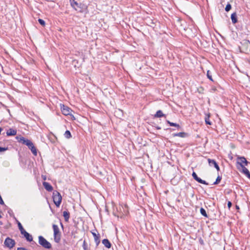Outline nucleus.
I'll list each match as a JSON object with an SVG mask.
<instances>
[{"mask_svg": "<svg viewBox=\"0 0 250 250\" xmlns=\"http://www.w3.org/2000/svg\"><path fill=\"white\" fill-rule=\"evenodd\" d=\"M54 231V239L55 242L59 243L61 240V234L58 226L57 225L53 224L52 226Z\"/></svg>", "mask_w": 250, "mask_h": 250, "instance_id": "f257e3e1", "label": "nucleus"}, {"mask_svg": "<svg viewBox=\"0 0 250 250\" xmlns=\"http://www.w3.org/2000/svg\"><path fill=\"white\" fill-rule=\"evenodd\" d=\"M39 244L43 248L46 249H50L52 247V245L50 242L47 241L43 236H39Z\"/></svg>", "mask_w": 250, "mask_h": 250, "instance_id": "f03ea898", "label": "nucleus"}, {"mask_svg": "<svg viewBox=\"0 0 250 250\" xmlns=\"http://www.w3.org/2000/svg\"><path fill=\"white\" fill-rule=\"evenodd\" d=\"M53 199L55 205L59 207L62 202V197L61 194L57 191H55L53 193Z\"/></svg>", "mask_w": 250, "mask_h": 250, "instance_id": "7ed1b4c3", "label": "nucleus"}, {"mask_svg": "<svg viewBox=\"0 0 250 250\" xmlns=\"http://www.w3.org/2000/svg\"><path fill=\"white\" fill-rule=\"evenodd\" d=\"M4 244L6 247L11 249L14 247L15 241L9 237H7L4 241Z\"/></svg>", "mask_w": 250, "mask_h": 250, "instance_id": "20e7f679", "label": "nucleus"}, {"mask_svg": "<svg viewBox=\"0 0 250 250\" xmlns=\"http://www.w3.org/2000/svg\"><path fill=\"white\" fill-rule=\"evenodd\" d=\"M17 139L19 140V142L21 143L22 144L26 145L27 146H31V143H32L31 141L28 139H26L25 138L23 137H17Z\"/></svg>", "mask_w": 250, "mask_h": 250, "instance_id": "39448f33", "label": "nucleus"}, {"mask_svg": "<svg viewBox=\"0 0 250 250\" xmlns=\"http://www.w3.org/2000/svg\"><path fill=\"white\" fill-rule=\"evenodd\" d=\"M192 176L194 180H195L196 181H197L198 183L204 184L206 185H208V183L205 181V180H203L201 179L200 178L198 177L197 175L195 172H193L192 174Z\"/></svg>", "mask_w": 250, "mask_h": 250, "instance_id": "423d86ee", "label": "nucleus"}, {"mask_svg": "<svg viewBox=\"0 0 250 250\" xmlns=\"http://www.w3.org/2000/svg\"><path fill=\"white\" fill-rule=\"evenodd\" d=\"M61 109L62 114L64 115H68L71 113V109L67 106L62 105L61 106Z\"/></svg>", "mask_w": 250, "mask_h": 250, "instance_id": "0eeeda50", "label": "nucleus"}, {"mask_svg": "<svg viewBox=\"0 0 250 250\" xmlns=\"http://www.w3.org/2000/svg\"><path fill=\"white\" fill-rule=\"evenodd\" d=\"M237 159L239 160V161H237V164L239 165L241 167V165H244L243 164H245V166L248 165L249 162L244 157L238 156Z\"/></svg>", "mask_w": 250, "mask_h": 250, "instance_id": "6e6552de", "label": "nucleus"}, {"mask_svg": "<svg viewBox=\"0 0 250 250\" xmlns=\"http://www.w3.org/2000/svg\"><path fill=\"white\" fill-rule=\"evenodd\" d=\"M208 161L210 166H213L218 171L220 170V167L214 160L208 159Z\"/></svg>", "mask_w": 250, "mask_h": 250, "instance_id": "1a4fd4ad", "label": "nucleus"}, {"mask_svg": "<svg viewBox=\"0 0 250 250\" xmlns=\"http://www.w3.org/2000/svg\"><path fill=\"white\" fill-rule=\"evenodd\" d=\"M241 171L243 173L245 174L249 178H250V172L249 170L245 167L244 165H241Z\"/></svg>", "mask_w": 250, "mask_h": 250, "instance_id": "9d476101", "label": "nucleus"}, {"mask_svg": "<svg viewBox=\"0 0 250 250\" xmlns=\"http://www.w3.org/2000/svg\"><path fill=\"white\" fill-rule=\"evenodd\" d=\"M45 189L48 191H52L53 189L52 186L48 183L44 182L42 183Z\"/></svg>", "mask_w": 250, "mask_h": 250, "instance_id": "9b49d317", "label": "nucleus"}, {"mask_svg": "<svg viewBox=\"0 0 250 250\" xmlns=\"http://www.w3.org/2000/svg\"><path fill=\"white\" fill-rule=\"evenodd\" d=\"M71 5L76 10H79L80 12H81V10H79V8H80L81 4L78 3L77 2L75 1L74 0H73V1L71 2Z\"/></svg>", "mask_w": 250, "mask_h": 250, "instance_id": "f8f14e48", "label": "nucleus"}, {"mask_svg": "<svg viewBox=\"0 0 250 250\" xmlns=\"http://www.w3.org/2000/svg\"><path fill=\"white\" fill-rule=\"evenodd\" d=\"M17 133V130L13 128H10L7 130L6 134L7 136H14Z\"/></svg>", "mask_w": 250, "mask_h": 250, "instance_id": "ddd939ff", "label": "nucleus"}, {"mask_svg": "<svg viewBox=\"0 0 250 250\" xmlns=\"http://www.w3.org/2000/svg\"><path fill=\"white\" fill-rule=\"evenodd\" d=\"M92 235L94 238V241L96 244V245H98L100 242L99 234H96L95 232H92Z\"/></svg>", "mask_w": 250, "mask_h": 250, "instance_id": "4468645a", "label": "nucleus"}, {"mask_svg": "<svg viewBox=\"0 0 250 250\" xmlns=\"http://www.w3.org/2000/svg\"><path fill=\"white\" fill-rule=\"evenodd\" d=\"M28 148L31 150L32 153L36 156L37 155V151L36 148L34 146L33 143H31V146H28Z\"/></svg>", "mask_w": 250, "mask_h": 250, "instance_id": "2eb2a0df", "label": "nucleus"}, {"mask_svg": "<svg viewBox=\"0 0 250 250\" xmlns=\"http://www.w3.org/2000/svg\"><path fill=\"white\" fill-rule=\"evenodd\" d=\"M166 117V115L164 114H163V112L161 110H158L155 114L154 115L155 118H161V117Z\"/></svg>", "mask_w": 250, "mask_h": 250, "instance_id": "dca6fc26", "label": "nucleus"}, {"mask_svg": "<svg viewBox=\"0 0 250 250\" xmlns=\"http://www.w3.org/2000/svg\"><path fill=\"white\" fill-rule=\"evenodd\" d=\"M102 243L104 245V246L109 249L111 247V243L107 239H104L102 241Z\"/></svg>", "mask_w": 250, "mask_h": 250, "instance_id": "f3484780", "label": "nucleus"}, {"mask_svg": "<svg viewBox=\"0 0 250 250\" xmlns=\"http://www.w3.org/2000/svg\"><path fill=\"white\" fill-rule=\"evenodd\" d=\"M231 21H232V22L233 24H235L236 22H237V21H237V17L236 13L235 12L232 13L231 15Z\"/></svg>", "mask_w": 250, "mask_h": 250, "instance_id": "a211bd4d", "label": "nucleus"}, {"mask_svg": "<svg viewBox=\"0 0 250 250\" xmlns=\"http://www.w3.org/2000/svg\"><path fill=\"white\" fill-rule=\"evenodd\" d=\"M63 216L64 218L65 222H68L70 217V213L67 211H64L63 212Z\"/></svg>", "mask_w": 250, "mask_h": 250, "instance_id": "6ab92c4d", "label": "nucleus"}, {"mask_svg": "<svg viewBox=\"0 0 250 250\" xmlns=\"http://www.w3.org/2000/svg\"><path fill=\"white\" fill-rule=\"evenodd\" d=\"M186 133L185 132H179L177 133H174L173 134L174 137H180L182 138H184L186 136Z\"/></svg>", "mask_w": 250, "mask_h": 250, "instance_id": "aec40b11", "label": "nucleus"}, {"mask_svg": "<svg viewBox=\"0 0 250 250\" xmlns=\"http://www.w3.org/2000/svg\"><path fill=\"white\" fill-rule=\"evenodd\" d=\"M26 240L28 242H31L33 241L32 236L28 232L24 236Z\"/></svg>", "mask_w": 250, "mask_h": 250, "instance_id": "412c9836", "label": "nucleus"}, {"mask_svg": "<svg viewBox=\"0 0 250 250\" xmlns=\"http://www.w3.org/2000/svg\"><path fill=\"white\" fill-rule=\"evenodd\" d=\"M167 122L168 124H169L171 126H175L177 127L178 128L180 127V126L179 125L177 124L176 123L170 122V121L167 120Z\"/></svg>", "mask_w": 250, "mask_h": 250, "instance_id": "4be33fe9", "label": "nucleus"}, {"mask_svg": "<svg viewBox=\"0 0 250 250\" xmlns=\"http://www.w3.org/2000/svg\"><path fill=\"white\" fill-rule=\"evenodd\" d=\"M64 135V137L67 139H69L71 137V133L69 130H66L65 132Z\"/></svg>", "mask_w": 250, "mask_h": 250, "instance_id": "5701e85b", "label": "nucleus"}, {"mask_svg": "<svg viewBox=\"0 0 250 250\" xmlns=\"http://www.w3.org/2000/svg\"><path fill=\"white\" fill-rule=\"evenodd\" d=\"M200 213L203 216H204L206 217H208V215L206 213V211L205 209L204 208H200Z\"/></svg>", "mask_w": 250, "mask_h": 250, "instance_id": "b1692460", "label": "nucleus"}, {"mask_svg": "<svg viewBox=\"0 0 250 250\" xmlns=\"http://www.w3.org/2000/svg\"><path fill=\"white\" fill-rule=\"evenodd\" d=\"M222 179V177L220 176H218L217 177L216 181L214 182L213 185L218 184Z\"/></svg>", "mask_w": 250, "mask_h": 250, "instance_id": "393cba45", "label": "nucleus"}, {"mask_svg": "<svg viewBox=\"0 0 250 250\" xmlns=\"http://www.w3.org/2000/svg\"><path fill=\"white\" fill-rule=\"evenodd\" d=\"M205 122L207 125H211V122L209 120V116L206 117Z\"/></svg>", "mask_w": 250, "mask_h": 250, "instance_id": "a878e982", "label": "nucleus"}, {"mask_svg": "<svg viewBox=\"0 0 250 250\" xmlns=\"http://www.w3.org/2000/svg\"><path fill=\"white\" fill-rule=\"evenodd\" d=\"M38 21H39V23L41 25H42V26H45V21L43 20H42L41 19H39L38 20Z\"/></svg>", "mask_w": 250, "mask_h": 250, "instance_id": "bb28decb", "label": "nucleus"}, {"mask_svg": "<svg viewBox=\"0 0 250 250\" xmlns=\"http://www.w3.org/2000/svg\"><path fill=\"white\" fill-rule=\"evenodd\" d=\"M207 77L210 81H213L212 76L211 75L210 72L209 70L207 71Z\"/></svg>", "mask_w": 250, "mask_h": 250, "instance_id": "cd10ccee", "label": "nucleus"}, {"mask_svg": "<svg viewBox=\"0 0 250 250\" xmlns=\"http://www.w3.org/2000/svg\"><path fill=\"white\" fill-rule=\"evenodd\" d=\"M231 8V6L230 4H228L226 7H225V10L227 11V12H228L229 11Z\"/></svg>", "mask_w": 250, "mask_h": 250, "instance_id": "c85d7f7f", "label": "nucleus"}, {"mask_svg": "<svg viewBox=\"0 0 250 250\" xmlns=\"http://www.w3.org/2000/svg\"><path fill=\"white\" fill-rule=\"evenodd\" d=\"M20 232L22 235H23L24 236L28 233L24 229V228L23 229H21L20 230Z\"/></svg>", "mask_w": 250, "mask_h": 250, "instance_id": "c756f323", "label": "nucleus"}, {"mask_svg": "<svg viewBox=\"0 0 250 250\" xmlns=\"http://www.w3.org/2000/svg\"><path fill=\"white\" fill-rule=\"evenodd\" d=\"M20 232L22 235H23L24 236L28 233L24 229V228L23 229H21L20 230Z\"/></svg>", "mask_w": 250, "mask_h": 250, "instance_id": "7c9ffc66", "label": "nucleus"}, {"mask_svg": "<svg viewBox=\"0 0 250 250\" xmlns=\"http://www.w3.org/2000/svg\"><path fill=\"white\" fill-rule=\"evenodd\" d=\"M17 222H18L17 224H18V226L19 229L20 230H21V229H23V228L22 225L21 224V223L19 221H18Z\"/></svg>", "mask_w": 250, "mask_h": 250, "instance_id": "2f4dec72", "label": "nucleus"}, {"mask_svg": "<svg viewBox=\"0 0 250 250\" xmlns=\"http://www.w3.org/2000/svg\"><path fill=\"white\" fill-rule=\"evenodd\" d=\"M8 149V147H2L0 146V153Z\"/></svg>", "mask_w": 250, "mask_h": 250, "instance_id": "473e14b6", "label": "nucleus"}, {"mask_svg": "<svg viewBox=\"0 0 250 250\" xmlns=\"http://www.w3.org/2000/svg\"><path fill=\"white\" fill-rule=\"evenodd\" d=\"M83 247L84 250H87V246L86 244L85 241H83Z\"/></svg>", "mask_w": 250, "mask_h": 250, "instance_id": "72a5a7b5", "label": "nucleus"}, {"mask_svg": "<svg viewBox=\"0 0 250 250\" xmlns=\"http://www.w3.org/2000/svg\"><path fill=\"white\" fill-rule=\"evenodd\" d=\"M231 206H232L231 202L230 201H229L228 202V207L229 208H230V207H231Z\"/></svg>", "mask_w": 250, "mask_h": 250, "instance_id": "f704fd0d", "label": "nucleus"}, {"mask_svg": "<svg viewBox=\"0 0 250 250\" xmlns=\"http://www.w3.org/2000/svg\"><path fill=\"white\" fill-rule=\"evenodd\" d=\"M157 128L158 129H160L161 128L160 127H157Z\"/></svg>", "mask_w": 250, "mask_h": 250, "instance_id": "c9c22d12", "label": "nucleus"}, {"mask_svg": "<svg viewBox=\"0 0 250 250\" xmlns=\"http://www.w3.org/2000/svg\"><path fill=\"white\" fill-rule=\"evenodd\" d=\"M43 179L44 180H46V178H45V177H44L43 178Z\"/></svg>", "mask_w": 250, "mask_h": 250, "instance_id": "e433bc0d", "label": "nucleus"}, {"mask_svg": "<svg viewBox=\"0 0 250 250\" xmlns=\"http://www.w3.org/2000/svg\"><path fill=\"white\" fill-rule=\"evenodd\" d=\"M61 225L62 228H63V225H62V223H61Z\"/></svg>", "mask_w": 250, "mask_h": 250, "instance_id": "4c0bfd02", "label": "nucleus"}, {"mask_svg": "<svg viewBox=\"0 0 250 250\" xmlns=\"http://www.w3.org/2000/svg\"><path fill=\"white\" fill-rule=\"evenodd\" d=\"M2 218V216L0 214V219Z\"/></svg>", "mask_w": 250, "mask_h": 250, "instance_id": "58836bf2", "label": "nucleus"}]
</instances>
